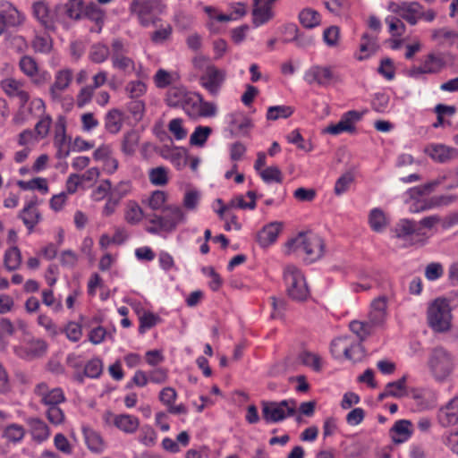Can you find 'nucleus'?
I'll return each instance as SVG.
<instances>
[{
	"instance_id": "nucleus-1",
	"label": "nucleus",
	"mask_w": 458,
	"mask_h": 458,
	"mask_svg": "<svg viewBox=\"0 0 458 458\" xmlns=\"http://www.w3.org/2000/svg\"><path fill=\"white\" fill-rule=\"evenodd\" d=\"M34 394L39 398V403L47 407L45 414L48 421L55 426L64 424L65 414L60 408V404L65 402L63 389L50 388L47 383L41 382L35 386Z\"/></svg>"
},
{
	"instance_id": "nucleus-2",
	"label": "nucleus",
	"mask_w": 458,
	"mask_h": 458,
	"mask_svg": "<svg viewBox=\"0 0 458 458\" xmlns=\"http://www.w3.org/2000/svg\"><path fill=\"white\" fill-rule=\"evenodd\" d=\"M129 51V44L125 40L116 38L111 42V64L114 70L129 76L135 73L140 77L141 64H137Z\"/></svg>"
},
{
	"instance_id": "nucleus-3",
	"label": "nucleus",
	"mask_w": 458,
	"mask_h": 458,
	"mask_svg": "<svg viewBox=\"0 0 458 458\" xmlns=\"http://www.w3.org/2000/svg\"><path fill=\"white\" fill-rule=\"evenodd\" d=\"M324 242L320 236L311 232L300 233L294 239L287 242L290 251H300L306 255L309 263L320 259L324 253Z\"/></svg>"
},
{
	"instance_id": "nucleus-4",
	"label": "nucleus",
	"mask_w": 458,
	"mask_h": 458,
	"mask_svg": "<svg viewBox=\"0 0 458 458\" xmlns=\"http://www.w3.org/2000/svg\"><path fill=\"white\" fill-rule=\"evenodd\" d=\"M452 310L446 299L437 298L428 307V324L435 332H448L452 327Z\"/></svg>"
},
{
	"instance_id": "nucleus-5",
	"label": "nucleus",
	"mask_w": 458,
	"mask_h": 458,
	"mask_svg": "<svg viewBox=\"0 0 458 458\" xmlns=\"http://www.w3.org/2000/svg\"><path fill=\"white\" fill-rule=\"evenodd\" d=\"M286 291L293 300L305 301L310 296L306 280L301 271L293 265H288L284 271Z\"/></svg>"
},
{
	"instance_id": "nucleus-6",
	"label": "nucleus",
	"mask_w": 458,
	"mask_h": 458,
	"mask_svg": "<svg viewBox=\"0 0 458 458\" xmlns=\"http://www.w3.org/2000/svg\"><path fill=\"white\" fill-rule=\"evenodd\" d=\"M262 417L267 423H276L292 417L296 412V402L293 399L280 402L262 401Z\"/></svg>"
},
{
	"instance_id": "nucleus-7",
	"label": "nucleus",
	"mask_w": 458,
	"mask_h": 458,
	"mask_svg": "<svg viewBox=\"0 0 458 458\" xmlns=\"http://www.w3.org/2000/svg\"><path fill=\"white\" fill-rule=\"evenodd\" d=\"M1 89L10 98H17L20 103L19 113L14 116L13 122L21 124L29 117L25 114V105L30 100V94L24 89V82L14 78H6L0 83Z\"/></svg>"
},
{
	"instance_id": "nucleus-8",
	"label": "nucleus",
	"mask_w": 458,
	"mask_h": 458,
	"mask_svg": "<svg viewBox=\"0 0 458 458\" xmlns=\"http://www.w3.org/2000/svg\"><path fill=\"white\" fill-rule=\"evenodd\" d=\"M428 366L437 380H444L452 372L454 362L452 355L444 348H435L430 355Z\"/></svg>"
},
{
	"instance_id": "nucleus-9",
	"label": "nucleus",
	"mask_w": 458,
	"mask_h": 458,
	"mask_svg": "<svg viewBox=\"0 0 458 458\" xmlns=\"http://www.w3.org/2000/svg\"><path fill=\"white\" fill-rule=\"evenodd\" d=\"M161 4L160 0H132L130 4V13L135 15L139 23L143 27L155 24L157 18L154 10Z\"/></svg>"
},
{
	"instance_id": "nucleus-10",
	"label": "nucleus",
	"mask_w": 458,
	"mask_h": 458,
	"mask_svg": "<svg viewBox=\"0 0 458 458\" xmlns=\"http://www.w3.org/2000/svg\"><path fill=\"white\" fill-rule=\"evenodd\" d=\"M162 213L157 216L161 223V228L166 233L175 231L177 226L184 224L187 219L186 214L178 205H167L163 208Z\"/></svg>"
},
{
	"instance_id": "nucleus-11",
	"label": "nucleus",
	"mask_w": 458,
	"mask_h": 458,
	"mask_svg": "<svg viewBox=\"0 0 458 458\" xmlns=\"http://www.w3.org/2000/svg\"><path fill=\"white\" fill-rule=\"evenodd\" d=\"M72 81V72L70 69L59 70L55 75V81L50 86L49 95L53 102L60 103L63 100H68L72 104V98H64L63 93L67 89Z\"/></svg>"
},
{
	"instance_id": "nucleus-12",
	"label": "nucleus",
	"mask_w": 458,
	"mask_h": 458,
	"mask_svg": "<svg viewBox=\"0 0 458 458\" xmlns=\"http://www.w3.org/2000/svg\"><path fill=\"white\" fill-rule=\"evenodd\" d=\"M226 72L216 66H209L199 77L200 85L212 96H217L225 81Z\"/></svg>"
},
{
	"instance_id": "nucleus-13",
	"label": "nucleus",
	"mask_w": 458,
	"mask_h": 458,
	"mask_svg": "<svg viewBox=\"0 0 458 458\" xmlns=\"http://www.w3.org/2000/svg\"><path fill=\"white\" fill-rule=\"evenodd\" d=\"M362 113L355 110H351L344 113L339 122L335 124H331L325 130L327 133L338 135L342 132L352 133L355 131V123L360 121Z\"/></svg>"
},
{
	"instance_id": "nucleus-14",
	"label": "nucleus",
	"mask_w": 458,
	"mask_h": 458,
	"mask_svg": "<svg viewBox=\"0 0 458 458\" xmlns=\"http://www.w3.org/2000/svg\"><path fill=\"white\" fill-rule=\"evenodd\" d=\"M445 63L440 56L429 54L420 66H413L408 71V75L411 78L419 79L422 74H435L439 72Z\"/></svg>"
},
{
	"instance_id": "nucleus-15",
	"label": "nucleus",
	"mask_w": 458,
	"mask_h": 458,
	"mask_svg": "<svg viewBox=\"0 0 458 458\" xmlns=\"http://www.w3.org/2000/svg\"><path fill=\"white\" fill-rule=\"evenodd\" d=\"M388 298L386 295H380L373 299L369 305L368 319L376 327H382L387 318Z\"/></svg>"
},
{
	"instance_id": "nucleus-16",
	"label": "nucleus",
	"mask_w": 458,
	"mask_h": 458,
	"mask_svg": "<svg viewBox=\"0 0 458 458\" xmlns=\"http://www.w3.org/2000/svg\"><path fill=\"white\" fill-rule=\"evenodd\" d=\"M334 79V73L329 66L313 65L305 72L304 80L310 84L328 86Z\"/></svg>"
},
{
	"instance_id": "nucleus-17",
	"label": "nucleus",
	"mask_w": 458,
	"mask_h": 458,
	"mask_svg": "<svg viewBox=\"0 0 458 458\" xmlns=\"http://www.w3.org/2000/svg\"><path fill=\"white\" fill-rule=\"evenodd\" d=\"M32 13L34 18L47 30H55V18L48 4L44 1L34 2L32 6Z\"/></svg>"
},
{
	"instance_id": "nucleus-18",
	"label": "nucleus",
	"mask_w": 458,
	"mask_h": 458,
	"mask_svg": "<svg viewBox=\"0 0 458 458\" xmlns=\"http://www.w3.org/2000/svg\"><path fill=\"white\" fill-rule=\"evenodd\" d=\"M437 420L445 428L458 423V395L454 396L438 410Z\"/></svg>"
},
{
	"instance_id": "nucleus-19",
	"label": "nucleus",
	"mask_w": 458,
	"mask_h": 458,
	"mask_svg": "<svg viewBox=\"0 0 458 458\" xmlns=\"http://www.w3.org/2000/svg\"><path fill=\"white\" fill-rule=\"evenodd\" d=\"M407 395L415 400L421 409L432 408L437 402V394L430 388H412Z\"/></svg>"
},
{
	"instance_id": "nucleus-20",
	"label": "nucleus",
	"mask_w": 458,
	"mask_h": 458,
	"mask_svg": "<svg viewBox=\"0 0 458 458\" xmlns=\"http://www.w3.org/2000/svg\"><path fill=\"white\" fill-rule=\"evenodd\" d=\"M26 424L34 441L42 443L50 436L48 425L38 417H29L26 419Z\"/></svg>"
},
{
	"instance_id": "nucleus-21",
	"label": "nucleus",
	"mask_w": 458,
	"mask_h": 458,
	"mask_svg": "<svg viewBox=\"0 0 458 458\" xmlns=\"http://www.w3.org/2000/svg\"><path fill=\"white\" fill-rule=\"evenodd\" d=\"M19 67L21 71L35 84H41L46 81L45 74L39 73L38 63L30 55H24L20 59Z\"/></svg>"
},
{
	"instance_id": "nucleus-22",
	"label": "nucleus",
	"mask_w": 458,
	"mask_h": 458,
	"mask_svg": "<svg viewBox=\"0 0 458 458\" xmlns=\"http://www.w3.org/2000/svg\"><path fill=\"white\" fill-rule=\"evenodd\" d=\"M425 152L438 163H447L457 157L455 148L442 144L431 145L425 149Z\"/></svg>"
},
{
	"instance_id": "nucleus-23",
	"label": "nucleus",
	"mask_w": 458,
	"mask_h": 458,
	"mask_svg": "<svg viewBox=\"0 0 458 458\" xmlns=\"http://www.w3.org/2000/svg\"><path fill=\"white\" fill-rule=\"evenodd\" d=\"M282 230V224L278 222H273L267 225H265L257 235V241L259 244L266 248L269 246L270 244L274 243L279 233Z\"/></svg>"
},
{
	"instance_id": "nucleus-24",
	"label": "nucleus",
	"mask_w": 458,
	"mask_h": 458,
	"mask_svg": "<svg viewBox=\"0 0 458 458\" xmlns=\"http://www.w3.org/2000/svg\"><path fill=\"white\" fill-rule=\"evenodd\" d=\"M124 114L118 108L110 109L104 117L105 129L111 134H117L123 128Z\"/></svg>"
},
{
	"instance_id": "nucleus-25",
	"label": "nucleus",
	"mask_w": 458,
	"mask_h": 458,
	"mask_svg": "<svg viewBox=\"0 0 458 458\" xmlns=\"http://www.w3.org/2000/svg\"><path fill=\"white\" fill-rule=\"evenodd\" d=\"M47 349V343L42 339H32L26 346L20 348L17 353L25 359H34L42 356Z\"/></svg>"
},
{
	"instance_id": "nucleus-26",
	"label": "nucleus",
	"mask_w": 458,
	"mask_h": 458,
	"mask_svg": "<svg viewBox=\"0 0 458 458\" xmlns=\"http://www.w3.org/2000/svg\"><path fill=\"white\" fill-rule=\"evenodd\" d=\"M37 206V198L30 200L21 211L20 218L22 220L23 224L29 229L30 233L32 232L35 225L40 220V213L36 208Z\"/></svg>"
},
{
	"instance_id": "nucleus-27",
	"label": "nucleus",
	"mask_w": 458,
	"mask_h": 458,
	"mask_svg": "<svg viewBox=\"0 0 458 458\" xmlns=\"http://www.w3.org/2000/svg\"><path fill=\"white\" fill-rule=\"evenodd\" d=\"M379 49L377 37L364 33L360 38V51L363 55L358 56L359 60H364L374 55Z\"/></svg>"
},
{
	"instance_id": "nucleus-28",
	"label": "nucleus",
	"mask_w": 458,
	"mask_h": 458,
	"mask_svg": "<svg viewBox=\"0 0 458 458\" xmlns=\"http://www.w3.org/2000/svg\"><path fill=\"white\" fill-rule=\"evenodd\" d=\"M82 431L86 445L90 451L100 453L104 450V441L98 432L89 427H83Z\"/></svg>"
},
{
	"instance_id": "nucleus-29",
	"label": "nucleus",
	"mask_w": 458,
	"mask_h": 458,
	"mask_svg": "<svg viewBox=\"0 0 458 458\" xmlns=\"http://www.w3.org/2000/svg\"><path fill=\"white\" fill-rule=\"evenodd\" d=\"M114 424L122 431L131 434L138 429L140 421L139 419L135 416L129 414H120L114 417Z\"/></svg>"
},
{
	"instance_id": "nucleus-30",
	"label": "nucleus",
	"mask_w": 458,
	"mask_h": 458,
	"mask_svg": "<svg viewBox=\"0 0 458 458\" xmlns=\"http://www.w3.org/2000/svg\"><path fill=\"white\" fill-rule=\"evenodd\" d=\"M230 126L237 135L247 136L253 125L250 118L234 114L231 115Z\"/></svg>"
},
{
	"instance_id": "nucleus-31",
	"label": "nucleus",
	"mask_w": 458,
	"mask_h": 458,
	"mask_svg": "<svg viewBox=\"0 0 458 458\" xmlns=\"http://www.w3.org/2000/svg\"><path fill=\"white\" fill-rule=\"evenodd\" d=\"M140 141V135L137 131H126L121 140V150L126 156H132L137 149Z\"/></svg>"
},
{
	"instance_id": "nucleus-32",
	"label": "nucleus",
	"mask_w": 458,
	"mask_h": 458,
	"mask_svg": "<svg viewBox=\"0 0 458 458\" xmlns=\"http://www.w3.org/2000/svg\"><path fill=\"white\" fill-rule=\"evenodd\" d=\"M190 92L184 87H171L166 92L165 102L171 107H181Z\"/></svg>"
},
{
	"instance_id": "nucleus-33",
	"label": "nucleus",
	"mask_w": 458,
	"mask_h": 458,
	"mask_svg": "<svg viewBox=\"0 0 458 458\" xmlns=\"http://www.w3.org/2000/svg\"><path fill=\"white\" fill-rule=\"evenodd\" d=\"M108 57L111 58V47L104 43H95L90 47L89 52V58L92 63L102 64L106 62Z\"/></svg>"
},
{
	"instance_id": "nucleus-34",
	"label": "nucleus",
	"mask_w": 458,
	"mask_h": 458,
	"mask_svg": "<svg viewBox=\"0 0 458 458\" xmlns=\"http://www.w3.org/2000/svg\"><path fill=\"white\" fill-rule=\"evenodd\" d=\"M274 17V12L271 6H263L253 3L252 20L256 27L268 22Z\"/></svg>"
},
{
	"instance_id": "nucleus-35",
	"label": "nucleus",
	"mask_w": 458,
	"mask_h": 458,
	"mask_svg": "<svg viewBox=\"0 0 458 458\" xmlns=\"http://www.w3.org/2000/svg\"><path fill=\"white\" fill-rule=\"evenodd\" d=\"M411 423L406 420H401L395 422L392 431L394 443H403L408 440L411 435Z\"/></svg>"
},
{
	"instance_id": "nucleus-36",
	"label": "nucleus",
	"mask_w": 458,
	"mask_h": 458,
	"mask_svg": "<svg viewBox=\"0 0 458 458\" xmlns=\"http://www.w3.org/2000/svg\"><path fill=\"white\" fill-rule=\"evenodd\" d=\"M422 5L418 2H404V7L401 17L410 25H416L420 20Z\"/></svg>"
},
{
	"instance_id": "nucleus-37",
	"label": "nucleus",
	"mask_w": 458,
	"mask_h": 458,
	"mask_svg": "<svg viewBox=\"0 0 458 458\" xmlns=\"http://www.w3.org/2000/svg\"><path fill=\"white\" fill-rule=\"evenodd\" d=\"M201 97L202 96L200 94L190 92L186 99H184L182 106H181L184 112L192 119L198 118V111L200 105Z\"/></svg>"
},
{
	"instance_id": "nucleus-38",
	"label": "nucleus",
	"mask_w": 458,
	"mask_h": 458,
	"mask_svg": "<svg viewBox=\"0 0 458 458\" xmlns=\"http://www.w3.org/2000/svg\"><path fill=\"white\" fill-rule=\"evenodd\" d=\"M374 327H376L372 325L369 319L367 322L353 320L349 325L350 330L357 335L360 340L359 342H363L370 335Z\"/></svg>"
},
{
	"instance_id": "nucleus-39",
	"label": "nucleus",
	"mask_w": 458,
	"mask_h": 458,
	"mask_svg": "<svg viewBox=\"0 0 458 458\" xmlns=\"http://www.w3.org/2000/svg\"><path fill=\"white\" fill-rule=\"evenodd\" d=\"M351 339H352L351 336L344 335V336L337 337L331 342L330 351H331L332 355L335 359H340L342 357L345 358V355L349 352L348 347H349Z\"/></svg>"
},
{
	"instance_id": "nucleus-40",
	"label": "nucleus",
	"mask_w": 458,
	"mask_h": 458,
	"mask_svg": "<svg viewBox=\"0 0 458 458\" xmlns=\"http://www.w3.org/2000/svg\"><path fill=\"white\" fill-rule=\"evenodd\" d=\"M25 436V428L23 426L12 423L6 426L3 431L2 437L8 442L16 444L21 442Z\"/></svg>"
},
{
	"instance_id": "nucleus-41",
	"label": "nucleus",
	"mask_w": 458,
	"mask_h": 458,
	"mask_svg": "<svg viewBox=\"0 0 458 458\" xmlns=\"http://www.w3.org/2000/svg\"><path fill=\"white\" fill-rule=\"evenodd\" d=\"M21 263V253L18 247L8 249L4 257V264L8 271L16 270Z\"/></svg>"
},
{
	"instance_id": "nucleus-42",
	"label": "nucleus",
	"mask_w": 458,
	"mask_h": 458,
	"mask_svg": "<svg viewBox=\"0 0 458 458\" xmlns=\"http://www.w3.org/2000/svg\"><path fill=\"white\" fill-rule=\"evenodd\" d=\"M212 133L209 126L199 125L190 137V144L197 147H203Z\"/></svg>"
},
{
	"instance_id": "nucleus-43",
	"label": "nucleus",
	"mask_w": 458,
	"mask_h": 458,
	"mask_svg": "<svg viewBox=\"0 0 458 458\" xmlns=\"http://www.w3.org/2000/svg\"><path fill=\"white\" fill-rule=\"evenodd\" d=\"M178 80V73L169 72L164 69H159L154 76V82L159 89L166 88L167 86L176 82Z\"/></svg>"
},
{
	"instance_id": "nucleus-44",
	"label": "nucleus",
	"mask_w": 458,
	"mask_h": 458,
	"mask_svg": "<svg viewBox=\"0 0 458 458\" xmlns=\"http://www.w3.org/2000/svg\"><path fill=\"white\" fill-rule=\"evenodd\" d=\"M17 185L24 191L38 190L43 194L48 192V185L46 178L36 177L30 181H18Z\"/></svg>"
},
{
	"instance_id": "nucleus-45",
	"label": "nucleus",
	"mask_w": 458,
	"mask_h": 458,
	"mask_svg": "<svg viewBox=\"0 0 458 458\" xmlns=\"http://www.w3.org/2000/svg\"><path fill=\"white\" fill-rule=\"evenodd\" d=\"M149 182L155 186H165L168 182V169L165 166H157L148 171Z\"/></svg>"
},
{
	"instance_id": "nucleus-46",
	"label": "nucleus",
	"mask_w": 458,
	"mask_h": 458,
	"mask_svg": "<svg viewBox=\"0 0 458 458\" xmlns=\"http://www.w3.org/2000/svg\"><path fill=\"white\" fill-rule=\"evenodd\" d=\"M20 23L19 13L13 9L0 13V35L9 27H13Z\"/></svg>"
},
{
	"instance_id": "nucleus-47",
	"label": "nucleus",
	"mask_w": 458,
	"mask_h": 458,
	"mask_svg": "<svg viewBox=\"0 0 458 458\" xmlns=\"http://www.w3.org/2000/svg\"><path fill=\"white\" fill-rule=\"evenodd\" d=\"M369 223L375 232H382L386 226V218L384 212L379 208H373L369 216Z\"/></svg>"
},
{
	"instance_id": "nucleus-48",
	"label": "nucleus",
	"mask_w": 458,
	"mask_h": 458,
	"mask_svg": "<svg viewBox=\"0 0 458 458\" xmlns=\"http://www.w3.org/2000/svg\"><path fill=\"white\" fill-rule=\"evenodd\" d=\"M300 22L308 29H312L320 23V15L313 9H304L299 14Z\"/></svg>"
},
{
	"instance_id": "nucleus-49",
	"label": "nucleus",
	"mask_w": 458,
	"mask_h": 458,
	"mask_svg": "<svg viewBox=\"0 0 458 458\" xmlns=\"http://www.w3.org/2000/svg\"><path fill=\"white\" fill-rule=\"evenodd\" d=\"M259 175L266 183H282L284 179L281 170L276 165H271L263 169L259 172Z\"/></svg>"
},
{
	"instance_id": "nucleus-50",
	"label": "nucleus",
	"mask_w": 458,
	"mask_h": 458,
	"mask_svg": "<svg viewBox=\"0 0 458 458\" xmlns=\"http://www.w3.org/2000/svg\"><path fill=\"white\" fill-rule=\"evenodd\" d=\"M293 114V108L290 106H273L268 107L267 119L276 121L279 118H288Z\"/></svg>"
},
{
	"instance_id": "nucleus-51",
	"label": "nucleus",
	"mask_w": 458,
	"mask_h": 458,
	"mask_svg": "<svg viewBox=\"0 0 458 458\" xmlns=\"http://www.w3.org/2000/svg\"><path fill=\"white\" fill-rule=\"evenodd\" d=\"M299 360L303 365L312 368L315 371L321 369L320 357L316 353L303 351L299 354Z\"/></svg>"
},
{
	"instance_id": "nucleus-52",
	"label": "nucleus",
	"mask_w": 458,
	"mask_h": 458,
	"mask_svg": "<svg viewBox=\"0 0 458 458\" xmlns=\"http://www.w3.org/2000/svg\"><path fill=\"white\" fill-rule=\"evenodd\" d=\"M143 217V212L136 202H129L125 211L124 218L131 225L139 223Z\"/></svg>"
},
{
	"instance_id": "nucleus-53",
	"label": "nucleus",
	"mask_w": 458,
	"mask_h": 458,
	"mask_svg": "<svg viewBox=\"0 0 458 458\" xmlns=\"http://www.w3.org/2000/svg\"><path fill=\"white\" fill-rule=\"evenodd\" d=\"M167 128L177 140H183L187 137V130L183 127V120L182 118L172 119Z\"/></svg>"
},
{
	"instance_id": "nucleus-54",
	"label": "nucleus",
	"mask_w": 458,
	"mask_h": 458,
	"mask_svg": "<svg viewBox=\"0 0 458 458\" xmlns=\"http://www.w3.org/2000/svg\"><path fill=\"white\" fill-rule=\"evenodd\" d=\"M65 13L72 20H80L83 10L82 0H69L65 5Z\"/></svg>"
},
{
	"instance_id": "nucleus-55",
	"label": "nucleus",
	"mask_w": 458,
	"mask_h": 458,
	"mask_svg": "<svg viewBox=\"0 0 458 458\" xmlns=\"http://www.w3.org/2000/svg\"><path fill=\"white\" fill-rule=\"evenodd\" d=\"M385 22L388 25L389 32L393 37H401L404 34L405 24L395 16H387Z\"/></svg>"
},
{
	"instance_id": "nucleus-56",
	"label": "nucleus",
	"mask_w": 458,
	"mask_h": 458,
	"mask_svg": "<svg viewBox=\"0 0 458 458\" xmlns=\"http://www.w3.org/2000/svg\"><path fill=\"white\" fill-rule=\"evenodd\" d=\"M32 47L36 52L49 53L52 48V38L48 35H38L33 39Z\"/></svg>"
},
{
	"instance_id": "nucleus-57",
	"label": "nucleus",
	"mask_w": 458,
	"mask_h": 458,
	"mask_svg": "<svg viewBox=\"0 0 458 458\" xmlns=\"http://www.w3.org/2000/svg\"><path fill=\"white\" fill-rule=\"evenodd\" d=\"M413 226H415V221L403 219L401 220L394 227L395 236L397 238H407L411 239Z\"/></svg>"
},
{
	"instance_id": "nucleus-58",
	"label": "nucleus",
	"mask_w": 458,
	"mask_h": 458,
	"mask_svg": "<svg viewBox=\"0 0 458 458\" xmlns=\"http://www.w3.org/2000/svg\"><path fill=\"white\" fill-rule=\"evenodd\" d=\"M139 441L146 446H153L157 441V433L150 426H143L140 428Z\"/></svg>"
},
{
	"instance_id": "nucleus-59",
	"label": "nucleus",
	"mask_w": 458,
	"mask_h": 458,
	"mask_svg": "<svg viewBox=\"0 0 458 458\" xmlns=\"http://www.w3.org/2000/svg\"><path fill=\"white\" fill-rule=\"evenodd\" d=\"M125 89L131 99H139L145 94L147 88L141 81H132L128 82Z\"/></svg>"
},
{
	"instance_id": "nucleus-60",
	"label": "nucleus",
	"mask_w": 458,
	"mask_h": 458,
	"mask_svg": "<svg viewBox=\"0 0 458 458\" xmlns=\"http://www.w3.org/2000/svg\"><path fill=\"white\" fill-rule=\"evenodd\" d=\"M325 6L330 13L341 15L349 9L350 3L348 0H327Z\"/></svg>"
},
{
	"instance_id": "nucleus-61",
	"label": "nucleus",
	"mask_w": 458,
	"mask_h": 458,
	"mask_svg": "<svg viewBox=\"0 0 458 458\" xmlns=\"http://www.w3.org/2000/svg\"><path fill=\"white\" fill-rule=\"evenodd\" d=\"M348 351L345 359L354 362L360 360L364 354L361 342H355L352 338L349 344Z\"/></svg>"
},
{
	"instance_id": "nucleus-62",
	"label": "nucleus",
	"mask_w": 458,
	"mask_h": 458,
	"mask_svg": "<svg viewBox=\"0 0 458 458\" xmlns=\"http://www.w3.org/2000/svg\"><path fill=\"white\" fill-rule=\"evenodd\" d=\"M103 370V364L100 359L94 358L88 361L84 368L85 376L92 378L98 377Z\"/></svg>"
},
{
	"instance_id": "nucleus-63",
	"label": "nucleus",
	"mask_w": 458,
	"mask_h": 458,
	"mask_svg": "<svg viewBox=\"0 0 458 458\" xmlns=\"http://www.w3.org/2000/svg\"><path fill=\"white\" fill-rule=\"evenodd\" d=\"M127 110L134 120L140 121L145 113V103L140 99H131L127 104Z\"/></svg>"
},
{
	"instance_id": "nucleus-64",
	"label": "nucleus",
	"mask_w": 458,
	"mask_h": 458,
	"mask_svg": "<svg viewBox=\"0 0 458 458\" xmlns=\"http://www.w3.org/2000/svg\"><path fill=\"white\" fill-rule=\"evenodd\" d=\"M85 14L97 24H102L105 19L104 12L94 3H90L85 7Z\"/></svg>"
}]
</instances>
